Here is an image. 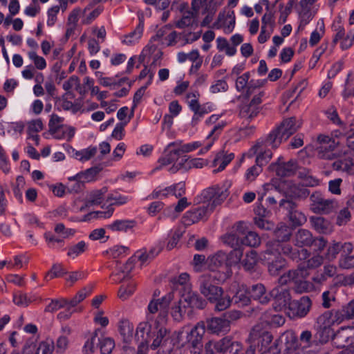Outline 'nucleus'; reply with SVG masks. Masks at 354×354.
<instances>
[{
  "label": "nucleus",
  "instance_id": "nucleus-1",
  "mask_svg": "<svg viewBox=\"0 0 354 354\" xmlns=\"http://www.w3.org/2000/svg\"><path fill=\"white\" fill-rule=\"evenodd\" d=\"M181 334L180 331H171L162 325L146 319L138 325L135 338L138 343L150 344L152 350L161 346L170 353L179 344Z\"/></svg>",
  "mask_w": 354,
  "mask_h": 354
},
{
  "label": "nucleus",
  "instance_id": "nucleus-2",
  "mask_svg": "<svg viewBox=\"0 0 354 354\" xmlns=\"http://www.w3.org/2000/svg\"><path fill=\"white\" fill-rule=\"evenodd\" d=\"M230 186L231 183L226 181L222 185H217L203 190L201 194L203 200L202 205L186 212L183 217L184 224L191 225L207 219L211 212L227 198Z\"/></svg>",
  "mask_w": 354,
  "mask_h": 354
},
{
  "label": "nucleus",
  "instance_id": "nucleus-3",
  "mask_svg": "<svg viewBox=\"0 0 354 354\" xmlns=\"http://www.w3.org/2000/svg\"><path fill=\"white\" fill-rule=\"evenodd\" d=\"M281 254L296 262L306 260L310 257V252L307 249H295L292 245H281L277 241H269L261 259L267 264L271 275H278L286 266V260Z\"/></svg>",
  "mask_w": 354,
  "mask_h": 354
},
{
  "label": "nucleus",
  "instance_id": "nucleus-4",
  "mask_svg": "<svg viewBox=\"0 0 354 354\" xmlns=\"http://www.w3.org/2000/svg\"><path fill=\"white\" fill-rule=\"evenodd\" d=\"M198 282L201 293L210 303L215 304L216 311H223L230 306L232 299L230 296L223 294L222 288L216 285L214 274H203L200 277Z\"/></svg>",
  "mask_w": 354,
  "mask_h": 354
},
{
  "label": "nucleus",
  "instance_id": "nucleus-5",
  "mask_svg": "<svg viewBox=\"0 0 354 354\" xmlns=\"http://www.w3.org/2000/svg\"><path fill=\"white\" fill-rule=\"evenodd\" d=\"M172 299L173 295L169 293L160 299L150 301L146 310V319L161 325L166 323L169 304Z\"/></svg>",
  "mask_w": 354,
  "mask_h": 354
},
{
  "label": "nucleus",
  "instance_id": "nucleus-6",
  "mask_svg": "<svg viewBox=\"0 0 354 354\" xmlns=\"http://www.w3.org/2000/svg\"><path fill=\"white\" fill-rule=\"evenodd\" d=\"M301 126V122L296 118L291 117L284 119L279 126L270 132V140L274 147H279L280 145L288 140Z\"/></svg>",
  "mask_w": 354,
  "mask_h": 354
},
{
  "label": "nucleus",
  "instance_id": "nucleus-7",
  "mask_svg": "<svg viewBox=\"0 0 354 354\" xmlns=\"http://www.w3.org/2000/svg\"><path fill=\"white\" fill-rule=\"evenodd\" d=\"M270 354H291L299 347V340L296 333L292 330H287L268 346Z\"/></svg>",
  "mask_w": 354,
  "mask_h": 354
},
{
  "label": "nucleus",
  "instance_id": "nucleus-8",
  "mask_svg": "<svg viewBox=\"0 0 354 354\" xmlns=\"http://www.w3.org/2000/svg\"><path fill=\"white\" fill-rule=\"evenodd\" d=\"M270 140V135L265 138L258 140L256 145L252 146L245 153L249 158L253 157L257 154L256 163L261 167L266 165L272 158V149L275 150L278 147H274Z\"/></svg>",
  "mask_w": 354,
  "mask_h": 354
},
{
  "label": "nucleus",
  "instance_id": "nucleus-9",
  "mask_svg": "<svg viewBox=\"0 0 354 354\" xmlns=\"http://www.w3.org/2000/svg\"><path fill=\"white\" fill-rule=\"evenodd\" d=\"M310 209L315 214H328L335 212L339 207L338 201L333 198H325L319 192H313L310 196Z\"/></svg>",
  "mask_w": 354,
  "mask_h": 354
},
{
  "label": "nucleus",
  "instance_id": "nucleus-10",
  "mask_svg": "<svg viewBox=\"0 0 354 354\" xmlns=\"http://www.w3.org/2000/svg\"><path fill=\"white\" fill-rule=\"evenodd\" d=\"M311 306L310 299L308 296H303L299 299L289 303L287 315L291 319L303 318L308 315Z\"/></svg>",
  "mask_w": 354,
  "mask_h": 354
},
{
  "label": "nucleus",
  "instance_id": "nucleus-11",
  "mask_svg": "<svg viewBox=\"0 0 354 354\" xmlns=\"http://www.w3.org/2000/svg\"><path fill=\"white\" fill-rule=\"evenodd\" d=\"M245 225L244 222H239L236 226V233L227 234L222 238L225 244L234 250L235 255L239 260H241L243 255V252L241 250L242 246L241 236L245 234Z\"/></svg>",
  "mask_w": 354,
  "mask_h": 354
},
{
  "label": "nucleus",
  "instance_id": "nucleus-12",
  "mask_svg": "<svg viewBox=\"0 0 354 354\" xmlns=\"http://www.w3.org/2000/svg\"><path fill=\"white\" fill-rule=\"evenodd\" d=\"M265 91H259L248 103L241 104L239 111L240 116L250 121L257 117L260 111L259 106L262 103Z\"/></svg>",
  "mask_w": 354,
  "mask_h": 354
},
{
  "label": "nucleus",
  "instance_id": "nucleus-13",
  "mask_svg": "<svg viewBox=\"0 0 354 354\" xmlns=\"http://www.w3.org/2000/svg\"><path fill=\"white\" fill-rule=\"evenodd\" d=\"M297 169V163L295 160L283 161V157L280 156L276 162L271 163L269 169L274 171L278 176L285 177L294 174Z\"/></svg>",
  "mask_w": 354,
  "mask_h": 354
},
{
  "label": "nucleus",
  "instance_id": "nucleus-14",
  "mask_svg": "<svg viewBox=\"0 0 354 354\" xmlns=\"http://www.w3.org/2000/svg\"><path fill=\"white\" fill-rule=\"evenodd\" d=\"M320 142L319 147V157L322 159L332 160L335 158L334 149L338 145L340 141L330 138L328 136L321 135L318 137Z\"/></svg>",
  "mask_w": 354,
  "mask_h": 354
},
{
  "label": "nucleus",
  "instance_id": "nucleus-15",
  "mask_svg": "<svg viewBox=\"0 0 354 354\" xmlns=\"http://www.w3.org/2000/svg\"><path fill=\"white\" fill-rule=\"evenodd\" d=\"M333 341L337 347L344 348L354 343V328L341 327L334 333Z\"/></svg>",
  "mask_w": 354,
  "mask_h": 354
},
{
  "label": "nucleus",
  "instance_id": "nucleus-16",
  "mask_svg": "<svg viewBox=\"0 0 354 354\" xmlns=\"http://www.w3.org/2000/svg\"><path fill=\"white\" fill-rule=\"evenodd\" d=\"M214 349L223 354H238L242 349V344L225 337L214 344Z\"/></svg>",
  "mask_w": 354,
  "mask_h": 354
},
{
  "label": "nucleus",
  "instance_id": "nucleus-17",
  "mask_svg": "<svg viewBox=\"0 0 354 354\" xmlns=\"http://www.w3.org/2000/svg\"><path fill=\"white\" fill-rule=\"evenodd\" d=\"M175 141L169 142L165 147L162 156L158 162L162 166H167L179 161L181 152Z\"/></svg>",
  "mask_w": 354,
  "mask_h": 354
},
{
  "label": "nucleus",
  "instance_id": "nucleus-18",
  "mask_svg": "<svg viewBox=\"0 0 354 354\" xmlns=\"http://www.w3.org/2000/svg\"><path fill=\"white\" fill-rule=\"evenodd\" d=\"M270 298L274 299L275 302L277 303V306L274 307L276 310H280L282 307L286 305L289 306L290 301V294L289 290L283 286H277L274 288L270 292Z\"/></svg>",
  "mask_w": 354,
  "mask_h": 354
},
{
  "label": "nucleus",
  "instance_id": "nucleus-19",
  "mask_svg": "<svg viewBox=\"0 0 354 354\" xmlns=\"http://www.w3.org/2000/svg\"><path fill=\"white\" fill-rule=\"evenodd\" d=\"M206 326L208 331L217 335L226 333L230 329L228 320L220 317L207 319L206 321Z\"/></svg>",
  "mask_w": 354,
  "mask_h": 354
},
{
  "label": "nucleus",
  "instance_id": "nucleus-20",
  "mask_svg": "<svg viewBox=\"0 0 354 354\" xmlns=\"http://www.w3.org/2000/svg\"><path fill=\"white\" fill-rule=\"evenodd\" d=\"M180 299H183V303L187 304L186 307L192 308L202 309L205 306V301L201 298L197 292H193L192 288L184 292Z\"/></svg>",
  "mask_w": 354,
  "mask_h": 354
},
{
  "label": "nucleus",
  "instance_id": "nucleus-21",
  "mask_svg": "<svg viewBox=\"0 0 354 354\" xmlns=\"http://www.w3.org/2000/svg\"><path fill=\"white\" fill-rule=\"evenodd\" d=\"M249 294L251 299L258 301L261 304H266L270 300V295L266 292V288L262 283H257L250 287Z\"/></svg>",
  "mask_w": 354,
  "mask_h": 354
},
{
  "label": "nucleus",
  "instance_id": "nucleus-22",
  "mask_svg": "<svg viewBox=\"0 0 354 354\" xmlns=\"http://www.w3.org/2000/svg\"><path fill=\"white\" fill-rule=\"evenodd\" d=\"M333 168L336 171H342L348 174H354V158L348 153L335 160L333 163Z\"/></svg>",
  "mask_w": 354,
  "mask_h": 354
},
{
  "label": "nucleus",
  "instance_id": "nucleus-23",
  "mask_svg": "<svg viewBox=\"0 0 354 354\" xmlns=\"http://www.w3.org/2000/svg\"><path fill=\"white\" fill-rule=\"evenodd\" d=\"M294 244L299 248L305 249L304 247L311 246L313 243V236L311 232L306 229H299L294 236Z\"/></svg>",
  "mask_w": 354,
  "mask_h": 354
},
{
  "label": "nucleus",
  "instance_id": "nucleus-24",
  "mask_svg": "<svg viewBox=\"0 0 354 354\" xmlns=\"http://www.w3.org/2000/svg\"><path fill=\"white\" fill-rule=\"evenodd\" d=\"M337 274V268L332 264H326L322 271L317 272L313 277V281L316 283H322L328 278L334 277Z\"/></svg>",
  "mask_w": 354,
  "mask_h": 354
},
{
  "label": "nucleus",
  "instance_id": "nucleus-25",
  "mask_svg": "<svg viewBox=\"0 0 354 354\" xmlns=\"http://www.w3.org/2000/svg\"><path fill=\"white\" fill-rule=\"evenodd\" d=\"M118 331L122 340L129 344L133 339V325L127 319H122L118 322Z\"/></svg>",
  "mask_w": 354,
  "mask_h": 354
},
{
  "label": "nucleus",
  "instance_id": "nucleus-26",
  "mask_svg": "<svg viewBox=\"0 0 354 354\" xmlns=\"http://www.w3.org/2000/svg\"><path fill=\"white\" fill-rule=\"evenodd\" d=\"M234 155L233 153H230L226 154L224 151H220L215 154V156L212 160V166L214 167H216L219 164V161H221V163L219 165V167L215 169H214V173H218L226 167V166L234 159Z\"/></svg>",
  "mask_w": 354,
  "mask_h": 354
},
{
  "label": "nucleus",
  "instance_id": "nucleus-27",
  "mask_svg": "<svg viewBox=\"0 0 354 354\" xmlns=\"http://www.w3.org/2000/svg\"><path fill=\"white\" fill-rule=\"evenodd\" d=\"M234 155L233 153H230L226 154L224 151H220L215 154V156L212 160V166L214 167H216L219 164V161H221V163L219 165V167L215 169H214V173H218L226 167V166L234 159Z\"/></svg>",
  "mask_w": 354,
  "mask_h": 354
},
{
  "label": "nucleus",
  "instance_id": "nucleus-28",
  "mask_svg": "<svg viewBox=\"0 0 354 354\" xmlns=\"http://www.w3.org/2000/svg\"><path fill=\"white\" fill-rule=\"evenodd\" d=\"M169 30V28L167 26H163L159 28L155 35H153L149 43L143 48L142 51V55L145 57L150 56L157 50V46L152 44L153 41L160 40L165 35H167V31Z\"/></svg>",
  "mask_w": 354,
  "mask_h": 354
},
{
  "label": "nucleus",
  "instance_id": "nucleus-29",
  "mask_svg": "<svg viewBox=\"0 0 354 354\" xmlns=\"http://www.w3.org/2000/svg\"><path fill=\"white\" fill-rule=\"evenodd\" d=\"M144 30V21L143 19H139V23L136 27L135 30L131 32L129 34L125 35L122 42L124 44L131 46L140 40L143 34Z\"/></svg>",
  "mask_w": 354,
  "mask_h": 354
},
{
  "label": "nucleus",
  "instance_id": "nucleus-30",
  "mask_svg": "<svg viewBox=\"0 0 354 354\" xmlns=\"http://www.w3.org/2000/svg\"><path fill=\"white\" fill-rule=\"evenodd\" d=\"M62 334L56 341L55 349L59 353L63 354L68 348L69 344L68 337L71 334V328L69 326H64L61 330Z\"/></svg>",
  "mask_w": 354,
  "mask_h": 354
},
{
  "label": "nucleus",
  "instance_id": "nucleus-31",
  "mask_svg": "<svg viewBox=\"0 0 354 354\" xmlns=\"http://www.w3.org/2000/svg\"><path fill=\"white\" fill-rule=\"evenodd\" d=\"M131 196L122 194L116 190L111 192L106 196V202L110 207L124 205L131 201Z\"/></svg>",
  "mask_w": 354,
  "mask_h": 354
},
{
  "label": "nucleus",
  "instance_id": "nucleus-32",
  "mask_svg": "<svg viewBox=\"0 0 354 354\" xmlns=\"http://www.w3.org/2000/svg\"><path fill=\"white\" fill-rule=\"evenodd\" d=\"M136 225V221L130 219H119L115 220L111 223L109 224L107 229L113 232H127L128 230L134 227Z\"/></svg>",
  "mask_w": 354,
  "mask_h": 354
},
{
  "label": "nucleus",
  "instance_id": "nucleus-33",
  "mask_svg": "<svg viewBox=\"0 0 354 354\" xmlns=\"http://www.w3.org/2000/svg\"><path fill=\"white\" fill-rule=\"evenodd\" d=\"M274 235L276 240L273 241H277L281 245H290L288 243H284V242L288 241L292 236L291 229L285 224H279L274 230Z\"/></svg>",
  "mask_w": 354,
  "mask_h": 354
},
{
  "label": "nucleus",
  "instance_id": "nucleus-34",
  "mask_svg": "<svg viewBox=\"0 0 354 354\" xmlns=\"http://www.w3.org/2000/svg\"><path fill=\"white\" fill-rule=\"evenodd\" d=\"M118 77L119 75H116L114 77H104L101 75L98 77V82L104 87L116 89L122 86L124 82L129 81L127 77Z\"/></svg>",
  "mask_w": 354,
  "mask_h": 354
},
{
  "label": "nucleus",
  "instance_id": "nucleus-35",
  "mask_svg": "<svg viewBox=\"0 0 354 354\" xmlns=\"http://www.w3.org/2000/svg\"><path fill=\"white\" fill-rule=\"evenodd\" d=\"M170 281L175 289L183 290L185 292L191 288L189 275L187 272H183L178 276L172 277Z\"/></svg>",
  "mask_w": 354,
  "mask_h": 354
},
{
  "label": "nucleus",
  "instance_id": "nucleus-36",
  "mask_svg": "<svg viewBox=\"0 0 354 354\" xmlns=\"http://www.w3.org/2000/svg\"><path fill=\"white\" fill-rule=\"evenodd\" d=\"M335 320L340 323L344 319H354V299L335 313Z\"/></svg>",
  "mask_w": 354,
  "mask_h": 354
},
{
  "label": "nucleus",
  "instance_id": "nucleus-37",
  "mask_svg": "<svg viewBox=\"0 0 354 354\" xmlns=\"http://www.w3.org/2000/svg\"><path fill=\"white\" fill-rule=\"evenodd\" d=\"M135 263L136 262L133 261V259L130 257L126 263L120 268V270L114 274V276L116 277L115 281L120 283L125 279L130 278V273L133 270L135 266Z\"/></svg>",
  "mask_w": 354,
  "mask_h": 354
},
{
  "label": "nucleus",
  "instance_id": "nucleus-38",
  "mask_svg": "<svg viewBox=\"0 0 354 354\" xmlns=\"http://www.w3.org/2000/svg\"><path fill=\"white\" fill-rule=\"evenodd\" d=\"M227 254L225 252L219 251L215 254L209 257L207 259V264L209 270L214 271L221 267L226 263Z\"/></svg>",
  "mask_w": 354,
  "mask_h": 354
},
{
  "label": "nucleus",
  "instance_id": "nucleus-39",
  "mask_svg": "<svg viewBox=\"0 0 354 354\" xmlns=\"http://www.w3.org/2000/svg\"><path fill=\"white\" fill-rule=\"evenodd\" d=\"M107 191L108 189L106 187L91 191L86 197V206L101 204Z\"/></svg>",
  "mask_w": 354,
  "mask_h": 354
},
{
  "label": "nucleus",
  "instance_id": "nucleus-40",
  "mask_svg": "<svg viewBox=\"0 0 354 354\" xmlns=\"http://www.w3.org/2000/svg\"><path fill=\"white\" fill-rule=\"evenodd\" d=\"M287 193L293 198L303 199L309 196L310 192L304 185L290 183Z\"/></svg>",
  "mask_w": 354,
  "mask_h": 354
},
{
  "label": "nucleus",
  "instance_id": "nucleus-41",
  "mask_svg": "<svg viewBox=\"0 0 354 354\" xmlns=\"http://www.w3.org/2000/svg\"><path fill=\"white\" fill-rule=\"evenodd\" d=\"M311 222L315 230L319 233L329 234L332 232L330 223L323 217H313Z\"/></svg>",
  "mask_w": 354,
  "mask_h": 354
},
{
  "label": "nucleus",
  "instance_id": "nucleus-42",
  "mask_svg": "<svg viewBox=\"0 0 354 354\" xmlns=\"http://www.w3.org/2000/svg\"><path fill=\"white\" fill-rule=\"evenodd\" d=\"M302 273V267L301 266H299L296 270H289L288 272L279 277L278 281L279 283L281 285L280 286H283V285L290 282L294 283L299 281V276Z\"/></svg>",
  "mask_w": 354,
  "mask_h": 354
},
{
  "label": "nucleus",
  "instance_id": "nucleus-43",
  "mask_svg": "<svg viewBox=\"0 0 354 354\" xmlns=\"http://www.w3.org/2000/svg\"><path fill=\"white\" fill-rule=\"evenodd\" d=\"M235 26V17L231 15H227L221 20V17H218V21L214 24L216 28H222L225 34L231 33Z\"/></svg>",
  "mask_w": 354,
  "mask_h": 354
},
{
  "label": "nucleus",
  "instance_id": "nucleus-44",
  "mask_svg": "<svg viewBox=\"0 0 354 354\" xmlns=\"http://www.w3.org/2000/svg\"><path fill=\"white\" fill-rule=\"evenodd\" d=\"M266 82V80H251L247 86V88L243 93L246 97H250L251 95L254 96L259 91H263L261 90V88L265 85Z\"/></svg>",
  "mask_w": 354,
  "mask_h": 354
},
{
  "label": "nucleus",
  "instance_id": "nucleus-45",
  "mask_svg": "<svg viewBox=\"0 0 354 354\" xmlns=\"http://www.w3.org/2000/svg\"><path fill=\"white\" fill-rule=\"evenodd\" d=\"M88 244L85 241H80L68 248L67 256L74 259L86 252L88 250Z\"/></svg>",
  "mask_w": 354,
  "mask_h": 354
},
{
  "label": "nucleus",
  "instance_id": "nucleus-46",
  "mask_svg": "<svg viewBox=\"0 0 354 354\" xmlns=\"http://www.w3.org/2000/svg\"><path fill=\"white\" fill-rule=\"evenodd\" d=\"M233 299L235 303L240 304L241 306H247L251 299L249 294V288L243 285L239 286Z\"/></svg>",
  "mask_w": 354,
  "mask_h": 354
},
{
  "label": "nucleus",
  "instance_id": "nucleus-47",
  "mask_svg": "<svg viewBox=\"0 0 354 354\" xmlns=\"http://www.w3.org/2000/svg\"><path fill=\"white\" fill-rule=\"evenodd\" d=\"M259 258L257 252L255 250H251L245 254V257L241 261V264L246 270H251L254 269Z\"/></svg>",
  "mask_w": 354,
  "mask_h": 354
},
{
  "label": "nucleus",
  "instance_id": "nucleus-48",
  "mask_svg": "<svg viewBox=\"0 0 354 354\" xmlns=\"http://www.w3.org/2000/svg\"><path fill=\"white\" fill-rule=\"evenodd\" d=\"M242 245L258 247L261 243V239L257 233L252 231L245 232L241 236Z\"/></svg>",
  "mask_w": 354,
  "mask_h": 354
},
{
  "label": "nucleus",
  "instance_id": "nucleus-49",
  "mask_svg": "<svg viewBox=\"0 0 354 354\" xmlns=\"http://www.w3.org/2000/svg\"><path fill=\"white\" fill-rule=\"evenodd\" d=\"M186 305L183 303V299L175 302L171 309V315L176 322H180L185 313Z\"/></svg>",
  "mask_w": 354,
  "mask_h": 354
},
{
  "label": "nucleus",
  "instance_id": "nucleus-50",
  "mask_svg": "<svg viewBox=\"0 0 354 354\" xmlns=\"http://www.w3.org/2000/svg\"><path fill=\"white\" fill-rule=\"evenodd\" d=\"M97 149L95 146H89L88 147L82 149L80 151H76L74 156L76 159L84 162L90 160L97 153Z\"/></svg>",
  "mask_w": 354,
  "mask_h": 354
},
{
  "label": "nucleus",
  "instance_id": "nucleus-51",
  "mask_svg": "<svg viewBox=\"0 0 354 354\" xmlns=\"http://www.w3.org/2000/svg\"><path fill=\"white\" fill-rule=\"evenodd\" d=\"M34 300V296L28 295L21 291H17L13 294V302L19 306H27Z\"/></svg>",
  "mask_w": 354,
  "mask_h": 354
},
{
  "label": "nucleus",
  "instance_id": "nucleus-52",
  "mask_svg": "<svg viewBox=\"0 0 354 354\" xmlns=\"http://www.w3.org/2000/svg\"><path fill=\"white\" fill-rule=\"evenodd\" d=\"M227 125V122L225 120H221L217 123L214 124V127L207 136V140L215 141L216 140L221 133L223 132L224 128Z\"/></svg>",
  "mask_w": 354,
  "mask_h": 354
},
{
  "label": "nucleus",
  "instance_id": "nucleus-53",
  "mask_svg": "<svg viewBox=\"0 0 354 354\" xmlns=\"http://www.w3.org/2000/svg\"><path fill=\"white\" fill-rule=\"evenodd\" d=\"M174 194L176 198L181 197L185 193V183L183 181L179 182L174 185L167 187L162 191V195L168 194Z\"/></svg>",
  "mask_w": 354,
  "mask_h": 354
},
{
  "label": "nucleus",
  "instance_id": "nucleus-54",
  "mask_svg": "<svg viewBox=\"0 0 354 354\" xmlns=\"http://www.w3.org/2000/svg\"><path fill=\"white\" fill-rule=\"evenodd\" d=\"M72 95L71 93H66L62 95L60 100V106L64 111H71L73 114L78 112L81 106L78 104H74L72 102L68 100V96Z\"/></svg>",
  "mask_w": 354,
  "mask_h": 354
},
{
  "label": "nucleus",
  "instance_id": "nucleus-55",
  "mask_svg": "<svg viewBox=\"0 0 354 354\" xmlns=\"http://www.w3.org/2000/svg\"><path fill=\"white\" fill-rule=\"evenodd\" d=\"M80 179V175L79 174L68 178L69 182L66 185V189L68 192L77 193L82 189L84 183Z\"/></svg>",
  "mask_w": 354,
  "mask_h": 354
},
{
  "label": "nucleus",
  "instance_id": "nucleus-56",
  "mask_svg": "<svg viewBox=\"0 0 354 354\" xmlns=\"http://www.w3.org/2000/svg\"><path fill=\"white\" fill-rule=\"evenodd\" d=\"M92 292V287L88 286L85 287L81 290H80L76 295L72 298L71 300H68V304L71 307L76 306L79 303L82 301L88 295H89Z\"/></svg>",
  "mask_w": 354,
  "mask_h": 354
},
{
  "label": "nucleus",
  "instance_id": "nucleus-57",
  "mask_svg": "<svg viewBox=\"0 0 354 354\" xmlns=\"http://www.w3.org/2000/svg\"><path fill=\"white\" fill-rule=\"evenodd\" d=\"M302 272L299 276V281L294 282L295 291L299 293L306 292L311 288V284L309 282L303 280L308 274L304 267H302Z\"/></svg>",
  "mask_w": 354,
  "mask_h": 354
},
{
  "label": "nucleus",
  "instance_id": "nucleus-58",
  "mask_svg": "<svg viewBox=\"0 0 354 354\" xmlns=\"http://www.w3.org/2000/svg\"><path fill=\"white\" fill-rule=\"evenodd\" d=\"M323 256L317 253L316 254H314L313 257L309 258L303 266L300 265L299 266L304 267L305 270L307 272V269H315L319 267L323 263Z\"/></svg>",
  "mask_w": 354,
  "mask_h": 354
},
{
  "label": "nucleus",
  "instance_id": "nucleus-59",
  "mask_svg": "<svg viewBox=\"0 0 354 354\" xmlns=\"http://www.w3.org/2000/svg\"><path fill=\"white\" fill-rule=\"evenodd\" d=\"M99 346L102 354H110L115 347V342L110 337H102L99 339Z\"/></svg>",
  "mask_w": 354,
  "mask_h": 354
},
{
  "label": "nucleus",
  "instance_id": "nucleus-60",
  "mask_svg": "<svg viewBox=\"0 0 354 354\" xmlns=\"http://www.w3.org/2000/svg\"><path fill=\"white\" fill-rule=\"evenodd\" d=\"M176 143H178V147L181 152V153H189L192 152L202 146V142L200 141H194L189 143L184 144L183 140H176Z\"/></svg>",
  "mask_w": 354,
  "mask_h": 354
},
{
  "label": "nucleus",
  "instance_id": "nucleus-61",
  "mask_svg": "<svg viewBox=\"0 0 354 354\" xmlns=\"http://www.w3.org/2000/svg\"><path fill=\"white\" fill-rule=\"evenodd\" d=\"M335 321L337 322L335 317L334 319L332 318L330 313H324L317 317V328H332Z\"/></svg>",
  "mask_w": 354,
  "mask_h": 354
},
{
  "label": "nucleus",
  "instance_id": "nucleus-62",
  "mask_svg": "<svg viewBox=\"0 0 354 354\" xmlns=\"http://www.w3.org/2000/svg\"><path fill=\"white\" fill-rule=\"evenodd\" d=\"M156 254L153 253L152 250L149 252H147L146 250H141L137 251L134 255L131 257L133 259L135 262L140 261V266H142L145 263H146L148 260L152 259L154 258Z\"/></svg>",
  "mask_w": 354,
  "mask_h": 354
},
{
  "label": "nucleus",
  "instance_id": "nucleus-63",
  "mask_svg": "<svg viewBox=\"0 0 354 354\" xmlns=\"http://www.w3.org/2000/svg\"><path fill=\"white\" fill-rule=\"evenodd\" d=\"M66 274V270L64 268L62 264H54L50 270L45 276L46 280H50L53 278L61 277Z\"/></svg>",
  "mask_w": 354,
  "mask_h": 354
},
{
  "label": "nucleus",
  "instance_id": "nucleus-64",
  "mask_svg": "<svg viewBox=\"0 0 354 354\" xmlns=\"http://www.w3.org/2000/svg\"><path fill=\"white\" fill-rule=\"evenodd\" d=\"M250 73L245 72L241 75H239L236 79L235 87L238 92H244L247 88V86L250 83Z\"/></svg>",
  "mask_w": 354,
  "mask_h": 354
}]
</instances>
